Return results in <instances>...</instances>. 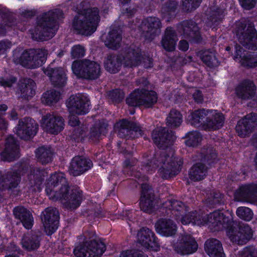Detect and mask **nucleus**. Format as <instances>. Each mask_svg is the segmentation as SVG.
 <instances>
[{
  "label": "nucleus",
  "mask_w": 257,
  "mask_h": 257,
  "mask_svg": "<svg viewBox=\"0 0 257 257\" xmlns=\"http://www.w3.org/2000/svg\"><path fill=\"white\" fill-rule=\"evenodd\" d=\"M235 197L239 201L253 203L257 201V185H245L236 191Z\"/></svg>",
  "instance_id": "30"
},
{
  "label": "nucleus",
  "mask_w": 257,
  "mask_h": 257,
  "mask_svg": "<svg viewBox=\"0 0 257 257\" xmlns=\"http://www.w3.org/2000/svg\"><path fill=\"white\" fill-rule=\"evenodd\" d=\"M183 138L185 139V144L187 146L195 147L200 144L202 136L198 131H192L187 133Z\"/></svg>",
  "instance_id": "46"
},
{
  "label": "nucleus",
  "mask_w": 257,
  "mask_h": 257,
  "mask_svg": "<svg viewBox=\"0 0 257 257\" xmlns=\"http://www.w3.org/2000/svg\"><path fill=\"white\" fill-rule=\"evenodd\" d=\"M238 257H257V248L253 245L247 246L239 251Z\"/></svg>",
  "instance_id": "58"
},
{
  "label": "nucleus",
  "mask_w": 257,
  "mask_h": 257,
  "mask_svg": "<svg viewBox=\"0 0 257 257\" xmlns=\"http://www.w3.org/2000/svg\"><path fill=\"white\" fill-rule=\"evenodd\" d=\"M212 112L213 110L205 108L192 111L187 116V123L196 127L202 126L204 128V123H205L207 116L209 112Z\"/></svg>",
  "instance_id": "32"
},
{
  "label": "nucleus",
  "mask_w": 257,
  "mask_h": 257,
  "mask_svg": "<svg viewBox=\"0 0 257 257\" xmlns=\"http://www.w3.org/2000/svg\"><path fill=\"white\" fill-rule=\"evenodd\" d=\"M176 252L181 255H189L195 252L198 249V244L195 238L190 234H183L179 237L174 245Z\"/></svg>",
  "instance_id": "17"
},
{
  "label": "nucleus",
  "mask_w": 257,
  "mask_h": 257,
  "mask_svg": "<svg viewBox=\"0 0 257 257\" xmlns=\"http://www.w3.org/2000/svg\"><path fill=\"white\" fill-rule=\"evenodd\" d=\"M155 227L158 233L166 236L173 235L177 230L176 224L170 219H159L156 223Z\"/></svg>",
  "instance_id": "37"
},
{
  "label": "nucleus",
  "mask_w": 257,
  "mask_h": 257,
  "mask_svg": "<svg viewBox=\"0 0 257 257\" xmlns=\"http://www.w3.org/2000/svg\"><path fill=\"white\" fill-rule=\"evenodd\" d=\"M257 127V113H250L238 121L235 130L238 136L244 138Z\"/></svg>",
  "instance_id": "20"
},
{
  "label": "nucleus",
  "mask_w": 257,
  "mask_h": 257,
  "mask_svg": "<svg viewBox=\"0 0 257 257\" xmlns=\"http://www.w3.org/2000/svg\"><path fill=\"white\" fill-rule=\"evenodd\" d=\"M128 56V50L123 55H108L104 61L105 69L111 74H116L120 70L122 65L124 68H131L125 64V63H129L131 61V55Z\"/></svg>",
  "instance_id": "13"
},
{
  "label": "nucleus",
  "mask_w": 257,
  "mask_h": 257,
  "mask_svg": "<svg viewBox=\"0 0 257 257\" xmlns=\"http://www.w3.org/2000/svg\"><path fill=\"white\" fill-rule=\"evenodd\" d=\"M204 249L210 257H225L222 243L216 238H210L206 240Z\"/></svg>",
  "instance_id": "36"
},
{
  "label": "nucleus",
  "mask_w": 257,
  "mask_h": 257,
  "mask_svg": "<svg viewBox=\"0 0 257 257\" xmlns=\"http://www.w3.org/2000/svg\"><path fill=\"white\" fill-rule=\"evenodd\" d=\"M224 10L219 7H212L207 15V20L214 27L217 26L224 17Z\"/></svg>",
  "instance_id": "44"
},
{
  "label": "nucleus",
  "mask_w": 257,
  "mask_h": 257,
  "mask_svg": "<svg viewBox=\"0 0 257 257\" xmlns=\"http://www.w3.org/2000/svg\"><path fill=\"white\" fill-rule=\"evenodd\" d=\"M121 144L120 142H118L117 147L120 153L124 156V161H131V158L133 156V152L128 150L126 147H121Z\"/></svg>",
  "instance_id": "64"
},
{
  "label": "nucleus",
  "mask_w": 257,
  "mask_h": 257,
  "mask_svg": "<svg viewBox=\"0 0 257 257\" xmlns=\"http://www.w3.org/2000/svg\"><path fill=\"white\" fill-rule=\"evenodd\" d=\"M236 35L245 48L257 50V31L253 24H249L246 26L245 24L241 23L237 28Z\"/></svg>",
  "instance_id": "9"
},
{
  "label": "nucleus",
  "mask_w": 257,
  "mask_h": 257,
  "mask_svg": "<svg viewBox=\"0 0 257 257\" xmlns=\"http://www.w3.org/2000/svg\"><path fill=\"white\" fill-rule=\"evenodd\" d=\"M236 214L239 218L245 221H250L253 216L252 210L249 208L244 206L238 207Z\"/></svg>",
  "instance_id": "56"
},
{
  "label": "nucleus",
  "mask_w": 257,
  "mask_h": 257,
  "mask_svg": "<svg viewBox=\"0 0 257 257\" xmlns=\"http://www.w3.org/2000/svg\"><path fill=\"white\" fill-rule=\"evenodd\" d=\"M79 244L74 249L77 257H100L106 249L105 244L96 239L92 231H86L78 237Z\"/></svg>",
  "instance_id": "5"
},
{
  "label": "nucleus",
  "mask_w": 257,
  "mask_h": 257,
  "mask_svg": "<svg viewBox=\"0 0 257 257\" xmlns=\"http://www.w3.org/2000/svg\"><path fill=\"white\" fill-rule=\"evenodd\" d=\"M44 73L49 77L51 84L54 87L62 88L66 86L68 77L66 71L63 68H52L48 66L44 70Z\"/></svg>",
  "instance_id": "23"
},
{
  "label": "nucleus",
  "mask_w": 257,
  "mask_h": 257,
  "mask_svg": "<svg viewBox=\"0 0 257 257\" xmlns=\"http://www.w3.org/2000/svg\"><path fill=\"white\" fill-rule=\"evenodd\" d=\"M140 206L141 210L151 213L154 210V193L151 186L147 183L142 184Z\"/></svg>",
  "instance_id": "24"
},
{
  "label": "nucleus",
  "mask_w": 257,
  "mask_h": 257,
  "mask_svg": "<svg viewBox=\"0 0 257 257\" xmlns=\"http://www.w3.org/2000/svg\"><path fill=\"white\" fill-rule=\"evenodd\" d=\"M178 40L175 30L172 27H167L162 36L161 44L165 51L171 52L175 50Z\"/></svg>",
  "instance_id": "29"
},
{
  "label": "nucleus",
  "mask_w": 257,
  "mask_h": 257,
  "mask_svg": "<svg viewBox=\"0 0 257 257\" xmlns=\"http://www.w3.org/2000/svg\"><path fill=\"white\" fill-rule=\"evenodd\" d=\"M17 78L14 76H12L9 78L2 77L0 78V86L4 87H11L17 82Z\"/></svg>",
  "instance_id": "63"
},
{
  "label": "nucleus",
  "mask_w": 257,
  "mask_h": 257,
  "mask_svg": "<svg viewBox=\"0 0 257 257\" xmlns=\"http://www.w3.org/2000/svg\"><path fill=\"white\" fill-rule=\"evenodd\" d=\"M122 39L121 35L116 29H112L108 34L105 45L112 50H116L120 47Z\"/></svg>",
  "instance_id": "43"
},
{
  "label": "nucleus",
  "mask_w": 257,
  "mask_h": 257,
  "mask_svg": "<svg viewBox=\"0 0 257 257\" xmlns=\"http://www.w3.org/2000/svg\"><path fill=\"white\" fill-rule=\"evenodd\" d=\"M241 64L248 68H254L257 66V59L252 54H247L243 57Z\"/></svg>",
  "instance_id": "59"
},
{
  "label": "nucleus",
  "mask_w": 257,
  "mask_h": 257,
  "mask_svg": "<svg viewBox=\"0 0 257 257\" xmlns=\"http://www.w3.org/2000/svg\"><path fill=\"white\" fill-rule=\"evenodd\" d=\"M92 165V162H71L68 171L70 175L77 176L90 169Z\"/></svg>",
  "instance_id": "42"
},
{
  "label": "nucleus",
  "mask_w": 257,
  "mask_h": 257,
  "mask_svg": "<svg viewBox=\"0 0 257 257\" xmlns=\"http://www.w3.org/2000/svg\"><path fill=\"white\" fill-rule=\"evenodd\" d=\"M47 176V172L44 170L34 169L29 176L30 187L33 191H40L43 183Z\"/></svg>",
  "instance_id": "38"
},
{
  "label": "nucleus",
  "mask_w": 257,
  "mask_h": 257,
  "mask_svg": "<svg viewBox=\"0 0 257 257\" xmlns=\"http://www.w3.org/2000/svg\"><path fill=\"white\" fill-rule=\"evenodd\" d=\"M162 23L156 17H148L144 19L139 27V30L146 39L152 40L161 33Z\"/></svg>",
  "instance_id": "12"
},
{
  "label": "nucleus",
  "mask_w": 257,
  "mask_h": 257,
  "mask_svg": "<svg viewBox=\"0 0 257 257\" xmlns=\"http://www.w3.org/2000/svg\"><path fill=\"white\" fill-rule=\"evenodd\" d=\"M71 54L73 58H80L84 56L85 51L82 46L75 45L72 47Z\"/></svg>",
  "instance_id": "61"
},
{
  "label": "nucleus",
  "mask_w": 257,
  "mask_h": 257,
  "mask_svg": "<svg viewBox=\"0 0 257 257\" xmlns=\"http://www.w3.org/2000/svg\"><path fill=\"white\" fill-rule=\"evenodd\" d=\"M208 167L203 162H199L193 165L189 171V177L193 181H200L207 176Z\"/></svg>",
  "instance_id": "39"
},
{
  "label": "nucleus",
  "mask_w": 257,
  "mask_h": 257,
  "mask_svg": "<svg viewBox=\"0 0 257 257\" xmlns=\"http://www.w3.org/2000/svg\"><path fill=\"white\" fill-rule=\"evenodd\" d=\"M128 55V56L131 55V61L129 63H125V64L131 68H134L142 64L147 69L151 68L153 66V59L149 56L143 55L139 47L129 49Z\"/></svg>",
  "instance_id": "22"
},
{
  "label": "nucleus",
  "mask_w": 257,
  "mask_h": 257,
  "mask_svg": "<svg viewBox=\"0 0 257 257\" xmlns=\"http://www.w3.org/2000/svg\"><path fill=\"white\" fill-rule=\"evenodd\" d=\"M38 127V124L34 119L26 117L19 120L15 129L17 136L22 140L27 141L33 138L37 134Z\"/></svg>",
  "instance_id": "15"
},
{
  "label": "nucleus",
  "mask_w": 257,
  "mask_h": 257,
  "mask_svg": "<svg viewBox=\"0 0 257 257\" xmlns=\"http://www.w3.org/2000/svg\"><path fill=\"white\" fill-rule=\"evenodd\" d=\"M202 0H182L183 12H191L199 7Z\"/></svg>",
  "instance_id": "55"
},
{
  "label": "nucleus",
  "mask_w": 257,
  "mask_h": 257,
  "mask_svg": "<svg viewBox=\"0 0 257 257\" xmlns=\"http://www.w3.org/2000/svg\"><path fill=\"white\" fill-rule=\"evenodd\" d=\"M20 180V176L17 172H9L3 175L0 174V189L11 190L14 195H17L19 193L17 188Z\"/></svg>",
  "instance_id": "27"
},
{
  "label": "nucleus",
  "mask_w": 257,
  "mask_h": 257,
  "mask_svg": "<svg viewBox=\"0 0 257 257\" xmlns=\"http://www.w3.org/2000/svg\"><path fill=\"white\" fill-rule=\"evenodd\" d=\"M181 221L183 224L192 223L197 225H204L205 224V215H201L196 211H192L180 216Z\"/></svg>",
  "instance_id": "41"
},
{
  "label": "nucleus",
  "mask_w": 257,
  "mask_h": 257,
  "mask_svg": "<svg viewBox=\"0 0 257 257\" xmlns=\"http://www.w3.org/2000/svg\"><path fill=\"white\" fill-rule=\"evenodd\" d=\"M183 162H160L157 165L155 162H148L144 167L147 171H152L160 166L159 173L161 177L167 179L178 174L181 169Z\"/></svg>",
  "instance_id": "10"
},
{
  "label": "nucleus",
  "mask_w": 257,
  "mask_h": 257,
  "mask_svg": "<svg viewBox=\"0 0 257 257\" xmlns=\"http://www.w3.org/2000/svg\"><path fill=\"white\" fill-rule=\"evenodd\" d=\"M61 93L54 89L47 90L42 96V102L46 105L52 106L56 103L60 99Z\"/></svg>",
  "instance_id": "47"
},
{
  "label": "nucleus",
  "mask_w": 257,
  "mask_h": 257,
  "mask_svg": "<svg viewBox=\"0 0 257 257\" xmlns=\"http://www.w3.org/2000/svg\"><path fill=\"white\" fill-rule=\"evenodd\" d=\"M42 124L47 132L57 135L64 129V121L62 116L47 113L43 116Z\"/></svg>",
  "instance_id": "25"
},
{
  "label": "nucleus",
  "mask_w": 257,
  "mask_h": 257,
  "mask_svg": "<svg viewBox=\"0 0 257 257\" xmlns=\"http://www.w3.org/2000/svg\"><path fill=\"white\" fill-rule=\"evenodd\" d=\"M41 232L39 230L25 234L21 241L23 247L29 251L37 250L40 245Z\"/></svg>",
  "instance_id": "31"
},
{
  "label": "nucleus",
  "mask_w": 257,
  "mask_h": 257,
  "mask_svg": "<svg viewBox=\"0 0 257 257\" xmlns=\"http://www.w3.org/2000/svg\"><path fill=\"white\" fill-rule=\"evenodd\" d=\"M36 84L35 82L30 78H25L20 81L19 89L21 96L23 99H31L35 94Z\"/></svg>",
  "instance_id": "35"
},
{
  "label": "nucleus",
  "mask_w": 257,
  "mask_h": 257,
  "mask_svg": "<svg viewBox=\"0 0 257 257\" xmlns=\"http://www.w3.org/2000/svg\"><path fill=\"white\" fill-rule=\"evenodd\" d=\"M108 125L103 120L95 122L90 128L89 139L93 142L98 141L101 135L105 136L107 133Z\"/></svg>",
  "instance_id": "40"
},
{
  "label": "nucleus",
  "mask_w": 257,
  "mask_h": 257,
  "mask_svg": "<svg viewBox=\"0 0 257 257\" xmlns=\"http://www.w3.org/2000/svg\"><path fill=\"white\" fill-rule=\"evenodd\" d=\"M144 132L141 126L137 122L132 121L125 139L126 140L130 139L133 140L140 136H142Z\"/></svg>",
  "instance_id": "53"
},
{
  "label": "nucleus",
  "mask_w": 257,
  "mask_h": 257,
  "mask_svg": "<svg viewBox=\"0 0 257 257\" xmlns=\"http://www.w3.org/2000/svg\"><path fill=\"white\" fill-rule=\"evenodd\" d=\"M20 147L14 136L9 135L5 140V148L1 153V161H15L19 157Z\"/></svg>",
  "instance_id": "26"
},
{
  "label": "nucleus",
  "mask_w": 257,
  "mask_h": 257,
  "mask_svg": "<svg viewBox=\"0 0 257 257\" xmlns=\"http://www.w3.org/2000/svg\"><path fill=\"white\" fill-rule=\"evenodd\" d=\"M131 122L132 121H129L126 119H121L116 122L115 124V127L119 129L118 136L119 138L125 139Z\"/></svg>",
  "instance_id": "54"
},
{
  "label": "nucleus",
  "mask_w": 257,
  "mask_h": 257,
  "mask_svg": "<svg viewBox=\"0 0 257 257\" xmlns=\"http://www.w3.org/2000/svg\"><path fill=\"white\" fill-rule=\"evenodd\" d=\"M151 137L154 144L160 149L172 145L176 139L174 132L162 126L155 128L152 132Z\"/></svg>",
  "instance_id": "14"
},
{
  "label": "nucleus",
  "mask_w": 257,
  "mask_h": 257,
  "mask_svg": "<svg viewBox=\"0 0 257 257\" xmlns=\"http://www.w3.org/2000/svg\"><path fill=\"white\" fill-rule=\"evenodd\" d=\"M161 209L167 216L179 219L188 210V207L180 200L168 198L162 203Z\"/></svg>",
  "instance_id": "16"
},
{
  "label": "nucleus",
  "mask_w": 257,
  "mask_h": 257,
  "mask_svg": "<svg viewBox=\"0 0 257 257\" xmlns=\"http://www.w3.org/2000/svg\"><path fill=\"white\" fill-rule=\"evenodd\" d=\"M63 18V12L60 9L44 13L37 19L34 29L31 30L33 39L43 41L53 37L59 28L58 20Z\"/></svg>",
  "instance_id": "3"
},
{
  "label": "nucleus",
  "mask_w": 257,
  "mask_h": 257,
  "mask_svg": "<svg viewBox=\"0 0 257 257\" xmlns=\"http://www.w3.org/2000/svg\"><path fill=\"white\" fill-rule=\"evenodd\" d=\"M138 241L140 244L146 248L157 251L159 245L154 233L147 227H143L138 233Z\"/></svg>",
  "instance_id": "28"
},
{
  "label": "nucleus",
  "mask_w": 257,
  "mask_h": 257,
  "mask_svg": "<svg viewBox=\"0 0 257 257\" xmlns=\"http://www.w3.org/2000/svg\"><path fill=\"white\" fill-rule=\"evenodd\" d=\"M47 54V51L45 49L26 50L19 58L20 64L29 69L39 68L46 61Z\"/></svg>",
  "instance_id": "8"
},
{
  "label": "nucleus",
  "mask_w": 257,
  "mask_h": 257,
  "mask_svg": "<svg viewBox=\"0 0 257 257\" xmlns=\"http://www.w3.org/2000/svg\"><path fill=\"white\" fill-rule=\"evenodd\" d=\"M167 125L172 128H176L180 126L183 122V116L178 110L172 109L170 110L166 118Z\"/></svg>",
  "instance_id": "45"
},
{
  "label": "nucleus",
  "mask_w": 257,
  "mask_h": 257,
  "mask_svg": "<svg viewBox=\"0 0 257 257\" xmlns=\"http://www.w3.org/2000/svg\"><path fill=\"white\" fill-rule=\"evenodd\" d=\"M71 68L73 73L78 78L88 81L96 80L101 75L99 64L89 59L74 61Z\"/></svg>",
  "instance_id": "7"
},
{
  "label": "nucleus",
  "mask_w": 257,
  "mask_h": 257,
  "mask_svg": "<svg viewBox=\"0 0 257 257\" xmlns=\"http://www.w3.org/2000/svg\"><path fill=\"white\" fill-rule=\"evenodd\" d=\"M90 100L83 95H72L67 102V106L70 111L78 115L87 113L90 108Z\"/></svg>",
  "instance_id": "18"
},
{
  "label": "nucleus",
  "mask_w": 257,
  "mask_h": 257,
  "mask_svg": "<svg viewBox=\"0 0 257 257\" xmlns=\"http://www.w3.org/2000/svg\"><path fill=\"white\" fill-rule=\"evenodd\" d=\"M158 94L154 90L146 88L135 89L125 99L129 106H143L145 108H152L157 103Z\"/></svg>",
  "instance_id": "6"
},
{
  "label": "nucleus",
  "mask_w": 257,
  "mask_h": 257,
  "mask_svg": "<svg viewBox=\"0 0 257 257\" xmlns=\"http://www.w3.org/2000/svg\"><path fill=\"white\" fill-rule=\"evenodd\" d=\"M42 220L46 232L51 234L58 228L59 221V213L58 210L52 207L45 209L42 212Z\"/></svg>",
  "instance_id": "19"
},
{
  "label": "nucleus",
  "mask_w": 257,
  "mask_h": 257,
  "mask_svg": "<svg viewBox=\"0 0 257 257\" xmlns=\"http://www.w3.org/2000/svg\"><path fill=\"white\" fill-rule=\"evenodd\" d=\"M225 117L222 113L214 110V112L208 115L204 123V129L208 131H216L221 128L224 125Z\"/></svg>",
  "instance_id": "33"
},
{
  "label": "nucleus",
  "mask_w": 257,
  "mask_h": 257,
  "mask_svg": "<svg viewBox=\"0 0 257 257\" xmlns=\"http://www.w3.org/2000/svg\"><path fill=\"white\" fill-rule=\"evenodd\" d=\"M108 98L114 103H120L124 98V93L120 89L110 90L108 93Z\"/></svg>",
  "instance_id": "57"
},
{
  "label": "nucleus",
  "mask_w": 257,
  "mask_h": 257,
  "mask_svg": "<svg viewBox=\"0 0 257 257\" xmlns=\"http://www.w3.org/2000/svg\"><path fill=\"white\" fill-rule=\"evenodd\" d=\"M205 224L216 227V230L222 228L227 229V235L230 240L239 245L246 243L252 237L253 231L246 223H240L238 229L233 227L231 215L228 213L215 211L205 215Z\"/></svg>",
  "instance_id": "2"
},
{
  "label": "nucleus",
  "mask_w": 257,
  "mask_h": 257,
  "mask_svg": "<svg viewBox=\"0 0 257 257\" xmlns=\"http://www.w3.org/2000/svg\"><path fill=\"white\" fill-rule=\"evenodd\" d=\"M13 214L16 219L19 220L26 229H31L33 225V217L32 213L26 208L18 206L13 209Z\"/></svg>",
  "instance_id": "34"
},
{
  "label": "nucleus",
  "mask_w": 257,
  "mask_h": 257,
  "mask_svg": "<svg viewBox=\"0 0 257 257\" xmlns=\"http://www.w3.org/2000/svg\"><path fill=\"white\" fill-rule=\"evenodd\" d=\"M256 91V87L254 82L249 79L241 81L234 88L235 96L242 100L252 99Z\"/></svg>",
  "instance_id": "21"
},
{
  "label": "nucleus",
  "mask_w": 257,
  "mask_h": 257,
  "mask_svg": "<svg viewBox=\"0 0 257 257\" xmlns=\"http://www.w3.org/2000/svg\"><path fill=\"white\" fill-rule=\"evenodd\" d=\"M178 7V2L175 0H169L163 5L162 13L165 17L169 19L175 18Z\"/></svg>",
  "instance_id": "48"
},
{
  "label": "nucleus",
  "mask_w": 257,
  "mask_h": 257,
  "mask_svg": "<svg viewBox=\"0 0 257 257\" xmlns=\"http://www.w3.org/2000/svg\"><path fill=\"white\" fill-rule=\"evenodd\" d=\"M97 7L79 10L72 21L71 28L74 33L90 36L94 33L100 20Z\"/></svg>",
  "instance_id": "4"
},
{
  "label": "nucleus",
  "mask_w": 257,
  "mask_h": 257,
  "mask_svg": "<svg viewBox=\"0 0 257 257\" xmlns=\"http://www.w3.org/2000/svg\"><path fill=\"white\" fill-rule=\"evenodd\" d=\"M83 215L88 218V220L92 221L95 218L102 217L101 211L99 209L97 210L95 209H87L83 212Z\"/></svg>",
  "instance_id": "60"
},
{
  "label": "nucleus",
  "mask_w": 257,
  "mask_h": 257,
  "mask_svg": "<svg viewBox=\"0 0 257 257\" xmlns=\"http://www.w3.org/2000/svg\"><path fill=\"white\" fill-rule=\"evenodd\" d=\"M200 59L207 67L214 68L215 67L217 59L215 55L208 50L202 51L200 53Z\"/></svg>",
  "instance_id": "52"
},
{
  "label": "nucleus",
  "mask_w": 257,
  "mask_h": 257,
  "mask_svg": "<svg viewBox=\"0 0 257 257\" xmlns=\"http://www.w3.org/2000/svg\"><path fill=\"white\" fill-rule=\"evenodd\" d=\"M223 203V195L217 191H211L206 199V204L211 207H214L217 205H221Z\"/></svg>",
  "instance_id": "51"
},
{
  "label": "nucleus",
  "mask_w": 257,
  "mask_h": 257,
  "mask_svg": "<svg viewBox=\"0 0 257 257\" xmlns=\"http://www.w3.org/2000/svg\"><path fill=\"white\" fill-rule=\"evenodd\" d=\"M36 157L39 161H52L54 152L51 147L41 146L35 151Z\"/></svg>",
  "instance_id": "50"
},
{
  "label": "nucleus",
  "mask_w": 257,
  "mask_h": 257,
  "mask_svg": "<svg viewBox=\"0 0 257 257\" xmlns=\"http://www.w3.org/2000/svg\"><path fill=\"white\" fill-rule=\"evenodd\" d=\"M46 192L52 200H59L63 207L74 210L82 200V191L77 186H69L62 174H52L47 181Z\"/></svg>",
  "instance_id": "1"
},
{
  "label": "nucleus",
  "mask_w": 257,
  "mask_h": 257,
  "mask_svg": "<svg viewBox=\"0 0 257 257\" xmlns=\"http://www.w3.org/2000/svg\"><path fill=\"white\" fill-rule=\"evenodd\" d=\"M241 7L245 10H250L253 9L257 0H238Z\"/></svg>",
  "instance_id": "62"
},
{
  "label": "nucleus",
  "mask_w": 257,
  "mask_h": 257,
  "mask_svg": "<svg viewBox=\"0 0 257 257\" xmlns=\"http://www.w3.org/2000/svg\"><path fill=\"white\" fill-rule=\"evenodd\" d=\"M218 153L215 149L211 146H204L199 153V161H219L217 159Z\"/></svg>",
  "instance_id": "49"
},
{
  "label": "nucleus",
  "mask_w": 257,
  "mask_h": 257,
  "mask_svg": "<svg viewBox=\"0 0 257 257\" xmlns=\"http://www.w3.org/2000/svg\"><path fill=\"white\" fill-rule=\"evenodd\" d=\"M178 32L192 43L199 44L202 40L197 24L193 20H185L176 26Z\"/></svg>",
  "instance_id": "11"
}]
</instances>
